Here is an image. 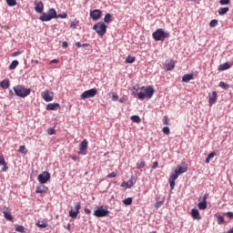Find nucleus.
<instances>
[{
    "label": "nucleus",
    "mask_w": 233,
    "mask_h": 233,
    "mask_svg": "<svg viewBox=\"0 0 233 233\" xmlns=\"http://www.w3.org/2000/svg\"><path fill=\"white\" fill-rule=\"evenodd\" d=\"M13 90L15 94V96H17L18 97H28V96H30V94L32 93V89L30 88H25V86L18 85L16 86L13 87Z\"/></svg>",
    "instance_id": "obj_1"
},
{
    "label": "nucleus",
    "mask_w": 233,
    "mask_h": 233,
    "mask_svg": "<svg viewBox=\"0 0 233 233\" xmlns=\"http://www.w3.org/2000/svg\"><path fill=\"white\" fill-rule=\"evenodd\" d=\"M152 36L156 41H165L170 37V33L165 31L163 28H158L152 34Z\"/></svg>",
    "instance_id": "obj_2"
},
{
    "label": "nucleus",
    "mask_w": 233,
    "mask_h": 233,
    "mask_svg": "<svg viewBox=\"0 0 233 233\" xmlns=\"http://www.w3.org/2000/svg\"><path fill=\"white\" fill-rule=\"evenodd\" d=\"M57 18V11L54 8L48 9L46 13H42V15L39 17V20L42 22L52 21V19Z\"/></svg>",
    "instance_id": "obj_3"
},
{
    "label": "nucleus",
    "mask_w": 233,
    "mask_h": 233,
    "mask_svg": "<svg viewBox=\"0 0 233 233\" xmlns=\"http://www.w3.org/2000/svg\"><path fill=\"white\" fill-rule=\"evenodd\" d=\"M141 90H143V92H139L137 94V97L142 101L143 99H145V97H147V99H151L152 96H154V88L151 86H148V87L142 86Z\"/></svg>",
    "instance_id": "obj_4"
},
{
    "label": "nucleus",
    "mask_w": 233,
    "mask_h": 233,
    "mask_svg": "<svg viewBox=\"0 0 233 233\" xmlns=\"http://www.w3.org/2000/svg\"><path fill=\"white\" fill-rule=\"evenodd\" d=\"M93 30L96 32L99 37H103V35L106 34V25H105L103 22H98L93 26Z\"/></svg>",
    "instance_id": "obj_5"
},
{
    "label": "nucleus",
    "mask_w": 233,
    "mask_h": 233,
    "mask_svg": "<svg viewBox=\"0 0 233 233\" xmlns=\"http://www.w3.org/2000/svg\"><path fill=\"white\" fill-rule=\"evenodd\" d=\"M110 214V211L108 209H105L103 206H100L96 208V210L94 211V216L96 218H106Z\"/></svg>",
    "instance_id": "obj_6"
},
{
    "label": "nucleus",
    "mask_w": 233,
    "mask_h": 233,
    "mask_svg": "<svg viewBox=\"0 0 233 233\" xmlns=\"http://www.w3.org/2000/svg\"><path fill=\"white\" fill-rule=\"evenodd\" d=\"M96 96H97V89L91 88L82 93L80 97L81 99H90V97H96Z\"/></svg>",
    "instance_id": "obj_7"
},
{
    "label": "nucleus",
    "mask_w": 233,
    "mask_h": 233,
    "mask_svg": "<svg viewBox=\"0 0 233 233\" xmlns=\"http://www.w3.org/2000/svg\"><path fill=\"white\" fill-rule=\"evenodd\" d=\"M41 97L46 103H50V101H54V92L46 89V90H45L44 92L41 93Z\"/></svg>",
    "instance_id": "obj_8"
},
{
    "label": "nucleus",
    "mask_w": 233,
    "mask_h": 233,
    "mask_svg": "<svg viewBox=\"0 0 233 233\" xmlns=\"http://www.w3.org/2000/svg\"><path fill=\"white\" fill-rule=\"evenodd\" d=\"M50 173L48 171H44L42 174L38 175L37 179L39 183L45 185V183H48L50 181Z\"/></svg>",
    "instance_id": "obj_9"
},
{
    "label": "nucleus",
    "mask_w": 233,
    "mask_h": 233,
    "mask_svg": "<svg viewBox=\"0 0 233 233\" xmlns=\"http://www.w3.org/2000/svg\"><path fill=\"white\" fill-rule=\"evenodd\" d=\"M81 210V203H77L75 206V210L71 209L69 211V218H72V219H76L77 216H79V211Z\"/></svg>",
    "instance_id": "obj_10"
},
{
    "label": "nucleus",
    "mask_w": 233,
    "mask_h": 233,
    "mask_svg": "<svg viewBox=\"0 0 233 233\" xmlns=\"http://www.w3.org/2000/svg\"><path fill=\"white\" fill-rule=\"evenodd\" d=\"M179 175L176 171L170 174L168 181L171 190H174V187H176V179H177Z\"/></svg>",
    "instance_id": "obj_11"
},
{
    "label": "nucleus",
    "mask_w": 233,
    "mask_h": 233,
    "mask_svg": "<svg viewBox=\"0 0 233 233\" xmlns=\"http://www.w3.org/2000/svg\"><path fill=\"white\" fill-rule=\"evenodd\" d=\"M87 148H88V141H86V139H85L79 145V150H80L79 154H81L82 156H86Z\"/></svg>",
    "instance_id": "obj_12"
},
{
    "label": "nucleus",
    "mask_w": 233,
    "mask_h": 233,
    "mask_svg": "<svg viewBox=\"0 0 233 233\" xmlns=\"http://www.w3.org/2000/svg\"><path fill=\"white\" fill-rule=\"evenodd\" d=\"M35 10L37 14H43L45 10V4H43V2L39 0L35 1Z\"/></svg>",
    "instance_id": "obj_13"
},
{
    "label": "nucleus",
    "mask_w": 233,
    "mask_h": 233,
    "mask_svg": "<svg viewBox=\"0 0 233 233\" xmlns=\"http://www.w3.org/2000/svg\"><path fill=\"white\" fill-rule=\"evenodd\" d=\"M101 10L95 9L90 12V17L93 19V21H97L98 19H101Z\"/></svg>",
    "instance_id": "obj_14"
},
{
    "label": "nucleus",
    "mask_w": 233,
    "mask_h": 233,
    "mask_svg": "<svg viewBox=\"0 0 233 233\" xmlns=\"http://www.w3.org/2000/svg\"><path fill=\"white\" fill-rule=\"evenodd\" d=\"M3 214L4 218L7 219V221H12V219H14V217H12V214L10 213V209H8V208H3Z\"/></svg>",
    "instance_id": "obj_15"
},
{
    "label": "nucleus",
    "mask_w": 233,
    "mask_h": 233,
    "mask_svg": "<svg viewBox=\"0 0 233 233\" xmlns=\"http://www.w3.org/2000/svg\"><path fill=\"white\" fill-rule=\"evenodd\" d=\"M208 103L210 106H212V105H214V103L218 101V93L216 91H213L211 94L208 95Z\"/></svg>",
    "instance_id": "obj_16"
},
{
    "label": "nucleus",
    "mask_w": 233,
    "mask_h": 233,
    "mask_svg": "<svg viewBox=\"0 0 233 233\" xmlns=\"http://www.w3.org/2000/svg\"><path fill=\"white\" fill-rule=\"evenodd\" d=\"M207 198H208V195H204L202 201L198 204L199 210H205L207 208Z\"/></svg>",
    "instance_id": "obj_17"
},
{
    "label": "nucleus",
    "mask_w": 233,
    "mask_h": 233,
    "mask_svg": "<svg viewBox=\"0 0 233 233\" xmlns=\"http://www.w3.org/2000/svg\"><path fill=\"white\" fill-rule=\"evenodd\" d=\"M166 66L167 72H170L171 70H174L176 68V63L172 59H168L166 61Z\"/></svg>",
    "instance_id": "obj_18"
},
{
    "label": "nucleus",
    "mask_w": 233,
    "mask_h": 233,
    "mask_svg": "<svg viewBox=\"0 0 233 233\" xmlns=\"http://www.w3.org/2000/svg\"><path fill=\"white\" fill-rule=\"evenodd\" d=\"M188 170V167L187 166H178L175 168V172L178 175L181 176V174H185Z\"/></svg>",
    "instance_id": "obj_19"
},
{
    "label": "nucleus",
    "mask_w": 233,
    "mask_h": 233,
    "mask_svg": "<svg viewBox=\"0 0 233 233\" xmlns=\"http://www.w3.org/2000/svg\"><path fill=\"white\" fill-rule=\"evenodd\" d=\"M194 79L193 74H187L182 76L183 83H188L189 81H192Z\"/></svg>",
    "instance_id": "obj_20"
},
{
    "label": "nucleus",
    "mask_w": 233,
    "mask_h": 233,
    "mask_svg": "<svg viewBox=\"0 0 233 233\" xmlns=\"http://www.w3.org/2000/svg\"><path fill=\"white\" fill-rule=\"evenodd\" d=\"M191 216L193 219H201V215H199V211L196 208L191 209Z\"/></svg>",
    "instance_id": "obj_21"
},
{
    "label": "nucleus",
    "mask_w": 233,
    "mask_h": 233,
    "mask_svg": "<svg viewBox=\"0 0 233 233\" xmlns=\"http://www.w3.org/2000/svg\"><path fill=\"white\" fill-rule=\"evenodd\" d=\"M0 86L1 88H4V90H7V88H10V80H3L1 83H0Z\"/></svg>",
    "instance_id": "obj_22"
},
{
    "label": "nucleus",
    "mask_w": 233,
    "mask_h": 233,
    "mask_svg": "<svg viewBox=\"0 0 233 233\" xmlns=\"http://www.w3.org/2000/svg\"><path fill=\"white\" fill-rule=\"evenodd\" d=\"M59 106H60L59 103L48 104L46 106V110H57Z\"/></svg>",
    "instance_id": "obj_23"
},
{
    "label": "nucleus",
    "mask_w": 233,
    "mask_h": 233,
    "mask_svg": "<svg viewBox=\"0 0 233 233\" xmlns=\"http://www.w3.org/2000/svg\"><path fill=\"white\" fill-rule=\"evenodd\" d=\"M228 68H230V65H228V63L221 64V65L218 66V70H220V72H223V71H225V70H228Z\"/></svg>",
    "instance_id": "obj_24"
},
{
    "label": "nucleus",
    "mask_w": 233,
    "mask_h": 233,
    "mask_svg": "<svg viewBox=\"0 0 233 233\" xmlns=\"http://www.w3.org/2000/svg\"><path fill=\"white\" fill-rule=\"evenodd\" d=\"M16 66H19V61L14 60V61L9 65V70H15Z\"/></svg>",
    "instance_id": "obj_25"
},
{
    "label": "nucleus",
    "mask_w": 233,
    "mask_h": 233,
    "mask_svg": "<svg viewBox=\"0 0 233 233\" xmlns=\"http://www.w3.org/2000/svg\"><path fill=\"white\" fill-rule=\"evenodd\" d=\"M229 10H230V8H228V7H220L218 9V15H225V14H227Z\"/></svg>",
    "instance_id": "obj_26"
},
{
    "label": "nucleus",
    "mask_w": 233,
    "mask_h": 233,
    "mask_svg": "<svg viewBox=\"0 0 233 233\" xmlns=\"http://www.w3.org/2000/svg\"><path fill=\"white\" fill-rule=\"evenodd\" d=\"M36 227H38L39 228H46V227H48V224L46 222L38 220V222H36Z\"/></svg>",
    "instance_id": "obj_27"
},
{
    "label": "nucleus",
    "mask_w": 233,
    "mask_h": 233,
    "mask_svg": "<svg viewBox=\"0 0 233 233\" xmlns=\"http://www.w3.org/2000/svg\"><path fill=\"white\" fill-rule=\"evenodd\" d=\"M18 152L20 154H24V156H26V154H28V149H26V147H25V146H20Z\"/></svg>",
    "instance_id": "obj_28"
},
{
    "label": "nucleus",
    "mask_w": 233,
    "mask_h": 233,
    "mask_svg": "<svg viewBox=\"0 0 233 233\" xmlns=\"http://www.w3.org/2000/svg\"><path fill=\"white\" fill-rule=\"evenodd\" d=\"M130 119L133 123H141V118L139 117V116L134 115L130 117Z\"/></svg>",
    "instance_id": "obj_29"
},
{
    "label": "nucleus",
    "mask_w": 233,
    "mask_h": 233,
    "mask_svg": "<svg viewBox=\"0 0 233 233\" xmlns=\"http://www.w3.org/2000/svg\"><path fill=\"white\" fill-rule=\"evenodd\" d=\"M112 22V15L106 14L104 18V23H111Z\"/></svg>",
    "instance_id": "obj_30"
},
{
    "label": "nucleus",
    "mask_w": 233,
    "mask_h": 233,
    "mask_svg": "<svg viewBox=\"0 0 233 233\" xmlns=\"http://www.w3.org/2000/svg\"><path fill=\"white\" fill-rule=\"evenodd\" d=\"M79 25V20H74L73 22L70 23V28H77Z\"/></svg>",
    "instance_id": "obj_31"
},
{
    "label": "nucleus",
    "mask_w": 233,
    "mask_h": 233,
    "mask_svg": "<svg viewBox=\"0 0 233 233\" xmlns=\"http://www.w3.org/2000/svg\"><path fill=\"white\" fill-rule=\"evenodd\" d=\"M216 156L215 152H211L208 155L206 158V163H210V160Z\"/></svg>",
    "instance_id": "obj_32"
},
{
    "label": "nucleus",
    "mask_w": 233,
    "mask_h": 233,
    "mask_svg": "<svg viewBox=\"0 0 233 233\" xmlns=\"http://www.w3.org/2000/svg\"><path fill=\"white\" fill-rule=\"evenodd\" d=\"M136 61V56H128L126 59V63L127 64H132Z\"/></svg>",
    "instance_id": "obj_33"
},
{
    "label": "nucleus",
    "mask_w": 233,
    "mask_h": 233,
    "mask_svg": "<svg viewBox=\"0 0 233 233\" xmlns=\"http://www.w3.org/2000/svg\"><path fill=\"white\" fill-rule=\"evenodd\" d=\"M218 86H220V88H224V90H228L229 88L228 84H226L225 82H220Z\"/></svg>",
    "instance_id": "obj_34"
},
{
    "label": "nucleus",
    "mask_w": 233,
    "mask_h": 233,
    "mask_svg": "<svg viewBox=\"0 0 233 233\" xmlns=\"http://www.w3.org/2000/svg\"><path fill=\"white\" fill-rule=\"evenodd\" d=\"M145 167H146L145 161H141V162H138V163L137 164V168L138 170H141V168H145Z\"/></svg>",
    "instance_id": "obj_35"
},
{
    "label": "nucleus",
    "mask_w": 233,
    "mask_h": 233,
    "mask_svg": "<svg viewBox=\"0 0 233 233\" xmlns=\"http://www.w3.org/2000/svg\"><path fill=\"white\" fill-rule=\"evenodd\" d=\"M209 26L210 28H215V26H218V20L217 19L211 20L209 23Z\"/></svg>",
    "instance_id": "obj_36"
},
{
    "label": "nucleus",
    "mask_w": 233,
    "mask_h": 233,
    "mask_svg": "<svg viewBox=\"0 0 233 233\" xmlns=\"http://www.w3.org/2000/svg\"><path fill=\"white\" fill-rule=\"evenodd\" d=\"M6 3L8 6H15V5H17V1L15 0H6Z\"/></svg>",
    "instance_id": "obj_37"
},
{
    "label": "nucleus",
    "mask_w": 233,
    "mask_h": 233,
    "mask_svg": "<svg viewBox=\"0 0 233 233\" xmlns=\"http://www.w3.org/2000/svg\"><path fill=\"white\" fill-rule=\"evenodd\" d=\"M127 188H132L134 187V181L132 179H129L127 182H126Z\"/></svg>",
    "instance_id": "obj_38"
},
{
    "label": "nucleus",
    "mask_w": 233,
    "mask_h": 233,
    "mask_svg": "<svg viewBox=\"0 0 233 233\" xmlns=\"http://www.w3.org/2000/svg\"><path fill=\"white\" fill-rule=\"evenodd\" d=\"M116 176H117V170L113 171L112 173L108 174V175L106 176V177H107L108 179H111L112 177H116Z\"/></svg>",
    "instance_id": "obj_39"
},
{
    "label": "nucleus",
    "mask_w": 233,
    "mask_h": 233,
    "mask_svg": "<svg viewBox=\"0 0 233 233\" xmlns=\"http://www.w3.org/2000/svg\"><path fill=\"white\" fill-rule=\"evenodd\" d=\"M66 17H68V15H66V13H64V14H60V15H57L56 14V19H66Z\"/></svg>",
    "instance_id": "obj_40"
},
{
    "label": "nucleus",
    "mask_w": 233,
    "mask_h": 233,
    "mask_svg": "<svg viewBox=\"0 0 233 233\" xmlns=\"http://www.w3.org/2000/svg\"><path fill=\"white\" fill-rule=\"evenodd\" d=\"M162 131H163V134H165L166 136H168V134H170V127H163Z\"/></svg>",
    "instance_id": "obj_41"
},
{
    "label": "nucleus",
    "mask_w": 233,
    "mask_h": 233,
    "mask_svg": "<svg viewBox=\"0 0 233 233\" xmlns=\"http://www.w3.org/2000/svg\"><path fill=\"white\" fill-rule=\"evenodd\" d=\"M124 205L129 206L132 203V198H127L123 200Z\"/></svg>",
    "instance_id": "obj_42"
},
{
    "label": "nucleus",
    "mask_w": 233,
    "mask_h": 233,
    "mask_svg": "<svg viewBox=\"0 0 233 233\" xmlns=\"http://www.w3.org/2000/svg\"><path fill=\"white\" fill-rule=\"evenodd\" d=\"M138 92V89H137V87H136V86H134L133 88H132V90H131V94H132V96H134L135 97H136V96H137L139 93H137Z\"/></svg>",
    "instance_id": "obj_43"
},
{
    "label": "nucleus",
    "mask_w": 233,
    "mask_h": 233,
    "mask_svg": "<svg viewBox=\"0 0 233 233\" xmlns=\"http://www.w3.org/2000/svg\"><path fill=\"white\" fill-rule=\"evenodd\" d=\"M0 165L5 166L6 165V160H5V156L0 155Z\"/></svg>",
    "instance_id": "obj_44"
},
{
    "label": "nucleus",
    "mask_w": 233,
    "mask_h": 233,
    "mask_svg": "<svg viewBox=\"0 0 233 233\" xmlns=\"http://www.w3.org/2000/svg\"><path fill=\"white\" fill-rule=\"evenodd\" d=\"M36 194H45V189L41 187H37L35 189Z\"/></svg>",
    "instance_id": "obj_45"
},
{
    "label": "nucleus",
    "mask_w": 233,
    "mask_h": 233,
    "mask_svg": "<svg viewBox=\"0 0 233 233\" xmlns=\"http://www.w3.org/2000/svg\"><path fill=\"white\" fill-rule=\"evenodd\" d=\"M217 219H218V225H221L222 223H225V218H223V217H221V216H218V217L217 218Z\"/></svg>",
    "instance_id": "obj_46"
},
{
    "label": "nucleus",
    "mask_w": 233,
    "mask_h": 233,
    "mask_svg": "<svg viewBox=\"0 0 233 233\" xmlns=\"http://www.w3.org/2000/svg\"><path fill=\"white\" fill-rule=\"evenodd\" d=\"M47 134H48L49 136H54V134H56V130H55L54 128H52V127H49V128L47 129Z\"/></svg>",
    "instance_id": "obj_47"
},
{
    "label": "nucleus",
    "mask_w": 233,
    "mask_h": 233,
    "mask_svg": "<svg viewBox=\"0 0 233 233\" xmlns=\"http://www.w3.org/2000/svg\"><path fill=\"white\" fill-rule=\"evenodd\" d=\"M15 230H16V232H25V227L16 226Z\"/></svg>",
    "instance_id": "obj_48"
},
{
    "label": "nucleus",
    "mask_w": 233,
    "mask_h": 233,
    "mask_svg": "<svg viewBox=\"0 0 233 233\" xmlns=\"http://www.w3.org/2000/svg\"><path fill=\"white\" fill-rule=\"evenodd\" d=\"M161 207H163V201H158L155 204V208H160Z\"/></svg>",
    "instance_id": "obj_49"
},
{
    "label": "nucleus",
    "mask_w": 233,
    "mask_h": 233,
    "mask_svg": "<svg viewBox=\"0 0 233 233\" xmlns=\"http://www.w3.org/2000/svg\"><path fill=\"white\" fill-rule=\"evenodd\" d=\"M163 123H164V125H166V126L170 125V123H168V116H164V117H163Z\"/></svg>",
    "instance_id": "obj_50"
},
{
    "label": "nucleus",
    "mask_w": 233,
    "mask_h": 233,
    "mask_svg": "<svg viewBox=\"0 0 233 233\" xmlns=\"http://www.w3.org/2000/svg\"><path fill=\"white\" fill-rule=\"evenodd\" d=\"M219 3H220V5H229L230 0H220Z\"/></svg>",
    "instance_id": "obj_51"
},
{
    "label": "nucleus",
    "mask_w": 233,
    "mask_h": 233,
    "mask_svg": "<svg viewBox=\"0 0 233 233\" xmlns=\"http://www.w3.org/2000/svg\"><path fill=\"white\" fill-rule=\"evenodd\" d=\"M21 54H23V51L15 52V53L12 55V57H17V56H21Z\"/></svg>",
    "instance_id": "obj_52"
},
{
    "label": "nucleus",
    "mask_w": 233,
    "mask_h": 233,
    "mask_svg": "<svg viewBox=\"0 0 233 233\" xmlns=\"http://www.w3.org/2000/svg\"><path fill=\"white\" fill-rule=\"evenodd\" d=\"M226 216H228V218L229 219H233V212L232 211H228V213H226Z\"/></svg>",
    "instance_id": "obj_53"
},
{
    "label": "nucleus",
    "mask_w": 233,
    "mask_h": 233,
    "mask_svg": "<svg viewBox=\"0 0 233 233\" xmlns=\"http://www.w3.org/2000/svg\"><path fill=\"white\" fill-rule=\"evenodd\" d=\"M84 212H85V214H87V215L92 214V210H90L89 208H85Z\"/></svg>",
    "instance_id": "obj_54"
},
{
    "label": "nucleus",
    "mask_w": 233,
    "mask_h": 233,
    "mask_svg": "<svg viewBox=\"0 0 233 233\" xmlns=\"http://www.w3.org/2000/svg\"><path fill=\"white\" fill-rule=\"evenodd\" d=\"M57 63H59V60L57 59H53L50 61V65H54V64L57 65Z\"/></svg>",
    "instance_id": "obj_55"
},
{
    "label": "nucleus",
    "mask_w": 233,
    "mask_h": 233,
    "mask_svg": "<svg viewBox=\"0 0 233 233\" xmlns=\"http://www.w3.org/2000/svg\"><path fill=\"white\" fill-rule=\"evenodd\" d=\"M117 99H119V96L117 95L112 96V101H117Z\"/></svg>",
    "instance_id": "obj_56"
},
{
    "label": "nucleus",
    "mask_w": 233,
    "mask_h": 233,
    "mask_svg": "<svg viewBox=\"0 0 233 233\" xmlns=\"http://www.w3.org/2000/svg\"><path fill=\"white\" fill-rule=\"evenodd\" d=\"M125 102H127V97L122 96L119 98V103H125Z\"/></svg>",
    "instance_id": "obj_57"
},
{
    "label": "nucleus",
    "mask_w": 233,
    "mask_h": 233,
    "mask_svg": "<svg viewBox=\"0 0 233 233\" xmlns=\"http://www.w3.org/2000/svg\"><path fill=\"white\" fill-rule=\"evenodd\" d=\"M62 46H63V48H67V46H68V42H66V41L63 42V43H62Z\"/></svg>",
    "instance_id": "obj_58"
},
{
    "label": "nucleus",
    "mask_w": 233,
    "mask_h": 233,
    "mask_svg": "<svg viewBox=\"0 0 233 233\" xmlns=\"http://www.w3.org/2000/svg\"><path fill=\"white\" fill-rule=\"evenodd\" d=\"M76 46H77V48H81V46H83V44L81 42H76Z\"/></svg>",
    "instance_id": "obj_59"
},
{
    "label": "nucleus",
    "mask_w": 233,
    "mask_h": 233,
    "mask_svg": "<svg viewBox=\"0 0 233 233\" xmlns=\"http://www.w3.org/2000/svg\"><path fill=\"white\" fill-rule=\"evenodd\" d=\"M159 165V163L157 162H154L153 163V166H152V168H157V166Z\"/></svg>",
    "instance_id": "obj_60"
},
{
    "label": "nucleus",
    "mask_w": 233,
    "mask_h": 233,
    "mask_svg": "<svg viewBox=\"0 0 233 233\" xmlns=\"http://www.w3.org/2000/svg\"><path fill=\"white\" fill-rule=\"evenodd\" d=\"M4 167L2 168L3 172H6L8 170V166H3Z\"/></svg>",
    "instance_id": "obj_61"
},
{
    "label": "nucleus",
    "mask_w": 233,
    "mask_h": 233,
    "mask_svg": "<svg viewBox=\"0 0 233 233\" xmlns=\"http://www.w3.org/2000/svg\"><path fill=\"white\" fill-rule=\"evenodd\" d=\"M71 159H73V161H77V157L73 156V157H71Z\"/></svg>",
    "instance_id": "obj_62"
},
{
    "label": "nucleus",
    "mask_w": 233,
    "mask_h": 233,
    "mask_svg": "<svg viewBox=\"0 0 233 233\" xmlns=\"http://www.w3.org/2000/svg\"><path fill=\"white\" fill-rule=\"evenodd\" d=\"M82 46H90V45L89 44H82Z\"/></svg>",
    "instance_id": "obj_63"
},
{
    "label": "nucleus",
    "mask_w": 233,
    "mask_h": 233,
    "mask_svg": "<svg viewBox=\"0 0 233 233\" xmlns=\"http://www.w3.org/2000/svg\"><path fill=\"white\" fill-rule=\"evenodd\" d=\"M121 187H127V182H123V183L121 184Z\"/></svg>",
    "instance_id": "obj_64"
}]
</instances>
